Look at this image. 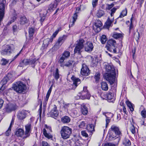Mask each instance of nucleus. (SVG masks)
I'll use <instances>...</instances> for the list:
<instances>
[{"instance_id": "nucleus-38", "label": "nucleus", "mask_w": 146, "mask_h": 146, "mask_svg": "<svg viewBox=\"0 0 146 146\" xmlns=\"http://www.w3.org/2000/svg\"><path fill=\"white\" fill-rule=\"evenodd\" d=\"M70 119L68 117L65 116L63 117L61 119V121L62 122L64 123H68L70 121Z\"/></svg>"}, {"instance_id": "nucleus-5", "label": "nucleus", "mask_w": 146, "mask_h": 146, "mask_svg": "<svg viewBox=\"0 0 146 146\" xmlns=\"http://www.w3.org/2000/svg\"><path fill=\"white\" fill-rule=\"evenodd\" d=\"M116 44L115 40L111 39L107 41L106 47L109 51L111 52L113 51L114 53H117Z\"/></svg>"}, {"instance_id": "nucleus-9", "label": "nucleus", "mask_w": 146, "mask_h": 146, "mask_svg": "<svg viewBox=\"0 0 146 146\" xmlns=\"http://www.w3.org/2000/svg\"><path fill=\"white\" fill-rule=\"evenodd\" d=\"M102 25V23L100 20H96L93 25V29L95 32L98 33L101 31V27Z\"/></svg>"}, {"instance_id": "nucleus-43", "label": "nucleus", "mask_w": 146, "mask_h": 146, "mask_svg": "<svg viewBox=\"0 0 146 146\" xmlns=\"http://www.w3.org/2000/svg\"><path fill=\"white\" fill-rule=\"evenodd\" d=\"M113 36L114 38L117 39L121 37L122 35L121 34L115 32L113 33Z\"/></svg>"}, {"instance_id": "nucleus-19", "label": "nucleus", "mask_w": 146, "mask_h": 146, "mask_svg": "<svg viewBox=\"0 0 146 146\" xmlns=\"http://www.w3.org/2000/svg\"><path fill=\"white\" fill-rule=\"evenodd\" d=\"M111 131H109V139L110 140H112L114 139H116V138H118V141L119 140V138L118 137L120 136L119 135H118L116 133H115L114 132H113V134H111Z\"/></svg>"}, {"instance_id": "nucleus-21", "label": "nucleus", "mask_w": 146, "mask_h": 146, "mask_svg": "<svg viewBox=\"0 0 146 146\" xmlns=\"http://www.w3.org/2000/svg\"><path fill=\"white\" fill-rule=\"evenodd\" d=\"M29 21L25 16L21 17L20 18L19 23L21 25H24L28 23Z\"/></svg>"}, {"instance_id": "nucleus-3", "label": "nucleus", "mask_w": 146, "mask_h": 146, "mask_svg": "<svg viewBox=\"0 0 146 146\" xmlns=\"http://www.w3.org/2000/svg\"><path fill=\"white\" fill-rule=\"evenodd\" d=\"M72 133L71 128L66 126L62 127L60 131L61 137L64 139L69 138Z\"/></svg>"}, {"instance_id": "nucleus-49", "label": "nucleus", "mask_w": 146, "mask_h": 146, "mask_svg": "<svg viewBox=\"0 0 146 146\" xmlns=\"http://www.w3.org/2000/svg\"><path fill=\"white\" fill-rule=\"evenodd\" d=\"M68 58L70 56V53L69 51H65L62 54Z\"/></svg>"}, {"instance_id": "nucleus-2", "label": "nucleus", "mask_w": 146, "mask_h": 146, "mask_svg": "<svg viewBox=\"0 0 146 146\" xmlns=\"http://www.w3.org/2000/svg\"><path fill=\"white\" fill-rule=\"evenodd\" d=\"M12 88L15 91L19 93L23 92L27 88L25 84L20 81L13 84Z\"/></svg>"}, {"instance_id": "nucleus-45", "label": "nucleus", "mask_w": 146, "mask_h": 146, "mask_svg": "<svg viewBox=\"0 0 146 146\" xmlns=\"http://www.w3.org/2000/svg\"><path fill=\"white\" fill-rule=\"evenodd\" d=\"M107 40L106 36L104 35H102L101 38V41L102 44H104Z\"/></svg>"}, {"instance_id": "nucleus-64", "label": "nucleus", "mask_w": 146, "mask_h": 146, "mask_svg": "<svg viewBox=\"0 0 146 146\" xmlns=\"http://www.w3.org/2000/svg\"><path fill=\"white\" fill-rule=\"evenodd\" d=\"M131 23L129 27V32L130 33L132 30L133 29V26L132 24V21H131Z\"/></svg>"}, {"instance_id": "nucleus-34", "label": "nucleus", "mask_w": 146, "mask_h": 146, "mask_svg": "<svg viewBox=\"0 0 146 146\" xmlns=\"http://www.w3.org/2000/svg\"><path fill=\"white\" fill-rule=\"evenodd\" d=\"M5 110L6 111L10 112L14 110V108L12 104H7L5 108Z\"/></svg>"}, {"instance_id": "nucleus-30", "label": "nucleus", "mask_w": 146, "mask_h": 146, "mask_svg": "<svg viewBox=\"0 0 146 146\" xmlns=\"http://www.w3.org/2000/svg\"><path fill=\"white\" fill-rule=\"evenodd\" d=\"M83 48H82V46H79L76 45L74 49V53L80 54L81 52V50Z\"/></svg>"}, {"instance_id": "nucleus-14", "label": "nucleus", "mask_w": 146, "mask_h": 146, "mask_svg": "<svg viewBox=\"0 0 146 146\" xmlns=\"http://www.w3.org/2000/svg\"><path fill=\"white\" fill-rule=\"evenodd\" d=\"M84 47L85 50L87 52L92 51L94 48L93 44L90 42H87L84 44Z\"/></svg>"}, {"instance_id": "nucleus-53", "label": "nucleus", "mask_w": 146, "mask_h": 146, "mask_svg": "<svg viewBox=\"0 0 146 146\" xmlns=\"http://www.w3.org/2000/svg\"><path fill=\"white\" fill-rule=\"evenodd\" d=\"M13 29L14 33H15L16 32H17L18 31L19 29L17 25H15L13 26Z\"/></svg>"}, {"instance_id": "nucleus-29", "label": "nucleus", "mask_w": 146, "mask_h": 146, "mask_svg": "<svg viewBox=\"0 0 146 146\" xmlns=\"http://www.w3.org/2000/svg\"><path fill=\"white\" fill-rule=\"evenodd\" d=\"M53 75L55 79L58 80L60 77L59 70L58 68H56L55 71L53 72Z\"/></svg>"}, {"instance_id": "nucleus-23", "label": "nucleus", "mask_w": 146, "mask_h": 146, "mask_svg": "<svg viewBox=\"0 0 146 146\" xmlns=\"http://www.w3.org/2000/svg\"><path fill=\"white\" fill-rule=\"evenodd\" d=\"M53 40L52 38L50 39L49 38H47L44 40L43 41V43L42 46V47L44 48H46L48 46V44L50 42H52Z\"/></svg>"}, {"instance_id": "nucleus-62", "label": "nucleus", "mask_w": 146, "mask_h": 146, "mask_svg": "<svg viewBox=\"0 0 146 146\" xmlns=\"http://www.w3.org/2000/svg\"><path fill=\"white\" fill-rule=\"evenodd\" d=\"M42 146H50L48 143L45 141H42L41 142Z\"/></svg>"}, {"instance_id": "nucleus-58", "label": "nucleus", "mask_w": 146, "mask_h": 146, "mask_svg": "<svg viewBox=\"0 0 146 146\" xmlns=\"http://www.w3.org/2000/svg\"><path fill=\"white\" fill-rule=\"evenodd\" d=\"M81 134L83 136L85 137H87L88 136V134L86 133L85 131H82Z\"/></svg>"}, {"instance_id": "nucleus-17", "label": "nucleus", "mask_w": 146, "mask_h": 146, "mask_svg": "<svg viewBox=\"0 0 146 146\" xmlns=\"http://www.w3.org/2000/svg\"><path fill=\"white\" fill-rule=\"evenodd\" d=\"M31 125L30 124H28L25 126V135L23 137V138H26L29 137L30 135V133Z\"/></svg>"}, {"instance_id": "nucleus-15", "label": "nucleus", "mask_w": 146, "mask_h": 146, "mask_svg": "<svg viewBox=\"0 0 146 146\" xmlns=\"http://www.w3.org/2000/svg\"><path fill=\"white\" fill-rule=\"evenodd\" d=\"M81 73L84 76H87L90 73V70L85 64L82 65V67L81 69Z\"/></svg>"}, {"instance_id": "nucleus-16", "label": "nucleus", "mask_w": 146, "mask_h": 146, "mask_svg": "<svg viewBox=\"0 0 146 146\" xmlns=\"http://www.w3.org/2000/svg\"><path fill=\"white\" fill-rule=\"evenodd\" d=\"M81 95L82 96H84V99H90V95L87 90V87H84L83 90L81 92Z\"/></svg>"}, {"instance_id": "nucleus-56", "label": "nucleus", "mask_w": 146, "mask_h": 146, "mask_svg": "<svg viewBox=\"0 0 146 146\" xmlns=\"http://www.w3.org/2000/svg\"><path fill=\"white\" fill-rule=\"evenodd\" d=\"M16 19V17L15 16L11 18V20L8 23L7 25H10L11 24L14 22Z\"/></svg>"}, {"instance_id": "nucleus-11", "label": "nucleus", "mask_w": 146, "mask_h": 146, "mask_svg": "<svg viewBox=\"0 0 146 146\" xmlns=\"http://www.w3.org/2000/svg\"><path fill=\"white\" fill-rule=\"evenodd\" d=\"M71 79L73 82V84L71 85L72 86V89L74 90L80 83L81 80L79 78L73 76L71 78Z\"/></svg>"}, {"instance_id": "nucleus-20", "label": "nucleus", "mask_w": 146, "mask_h": 146, "mask_svg": "<svg viewBox=\"0 0 146 146\" xmlns=\"http://www.w3.org/2000/svg\"><path fill=\"white\" fill-rule=\"evenodd\" d=\"M113 20V17H108L107 21L105 23L106 26L108 29L111 26Z\"/></svg>"}, {"instance_id": "nucleus-48", "label": "nucleus", "mask_w": 146, "mask_h": 146, "mask_svg": "<svg viewBox=\"0 0 146 146\" xmlns=\"http://www.w3.org/2000/svg\"><path fill=\"white\" fill-rule=\"evenodd\" d=\"M1 65L3 66L6 65L9 62L8 60H7L6 59L4 58H3L1 60Z\"/></svg>"}, {"instance_id": "nucleus-25", "label": "nucleus", "mask_w": 146, "mask_h": 146, "mask_svg": "<svg viewBox=\"0 0 146 146\" xmlns=\"http://www.w3.org/2000/svg\"><path fill=\"white\" fill-rule=\"evenodd\" d=\"M101 88L102 89L105 91H107L108 89V84L105 82H102L101 83Z\"/></svg>"}, {"instance_id": "nucleus-26", "label": "nucleus", "mask_w": 146, "mask_h": 146, "mask_svg": "<svg viewBox=\"0 0 146 146\" xmlns=\"http://www.w3.org/2000/svg\"><path fill=\"white\" fill-rule=\"evenodd\" d=\"M37 60L35 58L29 59V65H31L34 68L36 64V61Z\"/></svg>"}, {"instance_id": "nucleus-4", "label": "nucleus", "mask_w": 146, "mask_h": 146, "mask_svg": "<svg viewBox=\"0 0 146 146\" xmlns=\"http://www.w3.org/2000/svg\"><path fill=\"white\" fill-rule=\"evenodd\" d=\"M14 49L15 46L12 44L5 45L1 51V53L3 55H9L12 53Z\"/></svg>"}, {"instance_id": "nucleus-52", "label": "nucleus", "mask_w": 146, "mask_h": 146, "mask_svg": "<svg viewBox=\"0 0 146 146\" xmlns=\"http://www.w3.org/2000/svg\"><path fill=\"white\" fill-rule=\"evenodd\" d=\"M141 114L143 117L146 118V110L145 109H144L141 111Z\"/></svg>"}, {"instance_id": "nucleus-1", "label": "nucleus", "mask_w": 146, "mask_h": 146, "mask_svg": "<svg viewBox=\"0 0 146 146\" xmlns=\"http://www.w3.org/2000/svg\"><path fill=\"white\" fill-rule=\"evenodd\" d=\"M106 69L107 72H109L106 74V79L111 85L115 81V69L113 67L108 64L106 65Z\"/></svg>"}, {"instance_id": "nucleus-50", "label": "nucleus", "mask_w": 146, "mask_h": 146, "mask_svg": "<svg viewBox=\"0 0 146 146\" xmlns=\"http://www.w3.org/2000/svg\"><path fill=\"white\" fill-rule=\"evenodd\" d=\"M134 37L137 40H138L139 38V33L137 31L134 34Z\"/></svg>"}, {"instance_id": "nucleus-33", "label": "nucleus", "mask_w": 146, "mask_h": 146, "mask_svg": "<svg viewBox=\"0 0 146 146\" xmlns=\"http://www.w3.org/2000/svg\"><path fill=\"white\" fill-rule=\"evenodd\" d=\"M43 133L45 137L48 139H50L52 138V136L50 134L47 133L45 129H43Z\"/></svg>"}, {"instance_id": "nucleus-18", "label": "nucleus", "mask_w": 146, "mask_h": 146, "mask_svg": "<svg viewBox=\"0 0 146 146\" xmlns=\"http://www.w3.org/2000/svg\"><path fill=\"white\" fill-rule=\"evenodd\" d=\"M26 115V111L25 110L19 111L17 115L18 118L20 119H23L25 118Z\"/></svg>"}, {"instance_id": "nucleus-6", "label": "nucleus", "mask_w": 146, "mask_h": 146, "mask_svg": "<svg viewBox=\"0 0 146 146\" xmlns=\"http://www.w3.org/2000/svg\"><path fill=\"white\" fill-rule=\"evenodd\" d=\"M116 89L114 88H111V90L106 94V98L109 102H113L115 99V92Z\"/></svg>"}, {"instance_id": "nucleus-44", "label": "nucleus", "mask_w": 146, "mask_h": 146, "mask_svg": "<svg viewBox=\"0 0 146 146\" xmlns=\"http://www.w3.org/2000/svg\"><path fill=\"white\" fill-rule=\"evenodd\" d=\"M87 129L89 131L91 132L94 131V125L92 124L89 125L87 127Z\"/></svg>"}, {"instance_id": "nucleus-35", "label": "nucleus", "mask_w": 146, "mask_h": 146, "mask_svg": "<svg viewBox=\"0 0 146 146\" xmlns=\"http://www.w3.org/2000/svg\"><path fill=\"white\" fill-rule=\"evenodd\" d=\"M73 63V61L69 60L66 63L64 62L63 64L61 65V66L62 67L66 66L68 67L71 66Z\"/></svg>"}, {"instance_id": "nucleus-54", "label": "nucleus", "mask_w": 146, "mask_h": 146, "mask_svg": "<svg viewBox=\"0 0 146 146\" xmlns=\"http://www.w3.org/2000/svg\"><path fill=\"white\" fill-rule=\"evenodd\" d=\"M107 7L106 8V10H110L114 6L113 4H107Z\"/></svg>"}, {"instance_id": "nucleus-10", "label": "nucleus", "mask_w": 146, "mask_h": 146, "mask_svg": "<svg viewBox=\"0 0 146 146\" xmlns=\"http://www.w3.org/2000/svg\"><path fill=\"white\" fill-rule=\"evenodd\" d=\"M58 113L56 106L54 105L53 109L51 110L50 112H49L48 114L51 117L56 118L58 116Z\"/></svg>"}, {"instance_id": "nucleus-39", "label": "nucleus", "mask_w": 146, "mask_h": 146, "mask_svg": "<svg viewBox=\"0 0 146 146\" xmlns=\"http://www.w3.org/2000/svg\"><path fill=\"white\" fill-rule=\"evenodd\" d=\"M35 31L34 29L32 28H30L29 29V36L30 38H31L33 37Z\"/></svg>"}, {"instance_id": "nucleus-63", "label": "nucleus", "mask_w": 146, "mask_h": 146, "mask_svg": "<svg viewBox=\"0 0 146 146\" xmlns=\"http://www.w3.org/2000/svg\"><path fill=\"white\" fill-rule=\"evenodd\" d=\"M105 146H116V145L111 143H108L105 144Z\"/></svg>"}, {"instance_id": "nucleus-60", "label": "nucleus", "mask_w": 146, "mask_h": 146, "mask_svg": "<svg viewBox=\"0 0 146 146\" xmlns=\"http://www.w3.org/2000/svg\"><path fill=\"white\" fill-rule=\"evenodd\" d=\"M85 123L84 121H82L80 124L79 125V126L80 128H84L85 126Z\"/></svg>"}, {"instance_id": "nucleus-55", "label": "nucleus", "mask_w": 146, "mask_h": 146, "mask_svg": "<svg viewBox=\"0 0 146 146\" xmlns=\"http://www.w3.org/2000/svg\"><path fill=\"white\" fill-rule=\"evenodd\" d=\"M78 12H76L74 14L72 17V19H73V21H74V22H75L77 19L78 17Z\"/></svg>"}, {"instance_id": "nucleus-40", "label": "nucleus", "mask_w": 146, "mask_h": 146, "mask_svg": "<svg viewBox=\"0 0 146 146\" xmlns=\"http://www.w3.org/2000/svg\"><path fill=\"white\" fill-rule=\"evenodd\" d=\"M105 14V12L103 11L99 10L96 13V16L98 18H100Z\"/></svg>"}, {"instance_id": "nucleus-61", "label": "nucleus", "mask_w": 146, "mask_h": 146, "mask_svg": "<svg viewBox=\"0 0 146 146\" xmlns=\"http://www.w3.org/2000/svg\"><path fill=\"white\" fill-rule=\"evenodd\" d=\"M11 128L9 127L8 129L5 132L6 135L7 136L9 135L11 133Z\"/></svg>"}, {"instance_id": "nucleus-36", "label": "nucleus", "mask_w": 146, "mask_h": 146, "mask_svg": "<svg viewBox=\"0 0 146 146\" xmlns=\"http://www.w3.org/2000/svg\"><path fill=\"white\" fill-rule=\"evenodd\" d=\"M57 4L58 3L56 1H54L53 3H51L49 5L48 9L50 10L53 9L56 7Z\"/></svg>"}, {"instance_id": "nucleus-32", "label": "nucleus", "mask_w": 146, "mask_h": 146, "mask_svg": "<svg viewBox=\"0 0 146 146\" xmlns=\"http://www.w3.org/2000/svg\"><path fill=\"white\" fill-rule=\"evenodd\" d=\"M24 130L22 129H17L16 132L15 134L18 136L21 137L24 133Z\"/></svg>"}, {"instance_id": "nucleus-59", "label": "nucleus", "mask_w": 146, "mask_h": 146, "mask_svg": "<svg viewBox=\"0 0 146 146\" xmlns=\"http://www.w3.org/2000/svg\"><path fill=\"white\" fill-rule=\"evenodd\" d=\"M98 0H93L92 4L94 7H95L98 4Z\"/></svg>"}, {"instance_id": "nucleus-46", "label": "nucleus", "mask_w": 146, "mask_h": 146, "mask_svg": "<svg viewBox=\"0 0 146 146\" xmlns=\"http://www.w3.org/2000/svg\"><path fill=\"white\" fill-rule=\"evenodd\" d=\"M67 58L63 54H62L61 57L59 60V62L60 63L62 64L63 62Z\"/></svg>"}, {"instance_id": "nucleus-51", "label": "nucleus", "mask_w": 146, "mask_h": 146, "mask_svg": "<svg viewBox=\"0 0 146 146\" xmlns=\"http://www.w3.org/2000/svg\"><path fill=\"white\" fill-rule=\"evenodd\" d=\"M100 74L98 73H96L95 75V79L96 81H98L100 79Z\"/></svg>"}, {"instance_id": "nucleus-37", "label": "nucleus", "mask_w": 146, "mask_h": 146, "mask_svg": "<svg viewBox=\"0 0 146 146\" xmlns=\"http://www.w3.org/2000/svg\"><path fill=\"white\" fill-rule=\"evenodd\" d=\"M126 103L130 110L131 111H133L134 110V108L133 106V105L129 100L127 101Z\"/></svg>"}, {"instance_id": "nucleus-47", "label": "nucleus", "mask_w": 146, "mask_h": 146, "mask_svg": "<svg viewBox=\"0 0 146 146\" xmlns=\"http://www.w3.org/2000/svg\"><path fill=\"white\" fill-rule=\"evenodd\" d=\"M117 9L115 7H114L111 10V13H110V16L111 17H113L114 13L115 12L116 10Z\"/></svg>"}, {"instance_id": "nucleus-13", "label": "nucleus", "mask_w": 146, "mask_h": 146, "mask_svg": "<svg viewBox=\"0 0 146 146\" xmlns=\"http://www.w3.org/2000/svg\"><path fill=\"white\" fill-rule=\"evenodd\" d=\"M109 131H111V134H113V132H114L120 136L121 135V133L119 128L115 125H112Z\"/></svg>"}, {"instance_id": "nucleus-57", "label": "nucleus", "mask_w": 146, "mask_h": 146, "mask_svg": "<svg viewBox=\"0 0 146 146\" xmlns=\"http://www.w3.org/2000/svg\"><path fill=\"white\" fill-rule=\"evenodd\" d=\"M130 130L131 133L133 134H134L135 132V127L133 125H132L130 127Z\"/></svg>"}, {"instance_id": "nucleus-41", "label": "nucleus", "mask_w": 146, "mask_h": 146, "mask_svg": "<svg viewBox=\"0 0 146 146\" xmlns=\"http://www.w3.org/2000/svg\"><path fill=\"white\" fill-rule=\"evenodd\" d=\"M127 14V11L126 9L123 10L122 12L120 13L119 16L117 19H118L119 18H122L126 16Z\"/></svg>"}, {"instance_id": "nucleus-31", "label": "nucleus", "mask_w": 146, "mask_h": 146, "mask_svg": "<svg viewBox=\"0 0 146 146\" xmlns=\"http://www.w3.org/2000/svg\"><path fill=\"white\" fill-rule=\"evenodd\" d=\"M122 143L125 146H130L131 145L130 140L126 138H125L123 139Z\"/></svg>"}, {"instance_id": "nucleus-22", "label": "nucleus", "mask_w": 146, "mask_h": 146, "mask_svg": "<svg viewBox=\"0 0 146 146\" xmlns=\"http://www.w3.org/2000/svg\"><path fill=\"white\" fill-rule=\"evenodd\" d=\"M53 84L51 85L50 87L48 90L47 94L46 95V97L45 100L44 101L43 103L46 104L47 103V101L48 100L49 98L52 90Z\"/></svg>"}, {"instance_id": "nucleus-12", "label": "nucleus", "mask_w": 146, "mask_h": 146, "mask_svg": "<svg viewBox=\"0 0 146 146\" xmlns=\"http://www.w3.org/2000/svg\"><path fill=\"white\" fill-rule=\"evenodd\" d=\"M67 36L66 35H64L62 36L59 37L55 44V46L57 48H59L64 42Z\"/></svg>"}, {"instance_id": "nucleus-24", "label": "nucleus", "mask_w": 146, "mask_h": 146, "mask_svg": "<svg viewBox=\"0 0 146 146\" xmlns=\"http://www.w3.org/2000/svg\"><path fill=\"white\" fill-rule=\"evenodd\" d=\"M103 114L106 117V127H107L109 123L110 120V117H109L107 115H110V116H111V117L113 116V115L112 113H103Z\"/></svg>"}, {"instance_id": "nucleus-27", "label": "nucleus", "mask_w": 146, "mask_h": 146, "mask_svg": "<svg viewBox=\"0 0 146 146\" xmlns=\"http://www.w3.org/2000/svg\"><path fill=\"white\" fill-rule=\"evenodd\" d=\"M81 111L82 114L84 115H86L87 114L88 110L85 105L83 104L82 106Z\"/></svg>"}, {"instance_id": "nucleus-8", "label": "nucleus", "mask_w": 146, "mask_h": 146, "mask_svg": "<svg viewBox=\"0 0 146 146\" xmlns=\"http://www.w3.org/2000/svg\"><path fill=\"white\" fill-rule=\"evenodd\" d=\"M6 2L5 0H0V25L4 16Z\"/></svg>"}, {"instance_id": "nucleus-28", "label": "nucleus", "mask_w": 146, "mask_h": 146, "mask_svg": "<svg viewBox=\"0 0 146 146\" xmlns=\"http://www.w3.org/2000/svg\"><path fill=\"white\" fill-rule=\"evenodd\" d=\"M29 59H24L22 62L20 63L19 66L20 67L24 66V65H29Z\"/></svg>"}, {"instance_id": "nucleus-42", "label": "nucleus", "mask_w": 146, "mask_h": 146, "mask_svg": "<svg viewBox=\"0 0 146 146\" xmlns=\"http://www.w3.org/2000/svg\"><path fill=\"white\" fill-rule=\"evenodd\" d=\"M85 42V41L83 39H81L79 40L78 43L76 45L79 46H82V48H83L84 46V44Z\"/></svg>"}, {"instance_id": "nucleus-7", "label": "nucleus", "mask_w": 146, "mask_h": 146, "mask_svg": "<svg viewBox=\"0 0 146 146\" xmlns=\"http://www.w3.org/2000/svg\"><path fill=\"white\" fill-rule=\"evenodd\" d=\"M13 77L11 73H8L5 77H4L1 82L2 84V87L0 88V93L5 90V85L9 80H11Z\"/></svg>"}]
</instances>
